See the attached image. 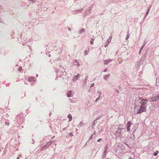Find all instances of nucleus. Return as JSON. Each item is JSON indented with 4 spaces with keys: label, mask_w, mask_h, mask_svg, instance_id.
Returning a JSON list of instances; mask_svg holds the SVG:
<instances>
[{
    "label": "nucleus",
    "mask_w": 159,
    "mask_h": 159,
    "mask_svg": "<svg viewBox=\"0 0 159 159\" xmlns=\"http://www.w3.org/2000/svg\"><path fill=\"white\" fill-rule=\"evenodd\" d=\"M148 100L142 98H139L135 101V110L136 109L138 111L136 112L137 114L141 113L146 111L147 107L146 105L148 103Z\"/></svg>",
    "instance_id": "obj_1"
},
{
    "label": "nucleus",
    "mask_w": 159,
    "mask_h": 159,
    "mask_svg": "<svg viewBox=\"0 0 159 159\" xmlns=\"http://www.w3.org/2000/svg\"><path fill=\"white\" fill-rule=\"evenodd\" d=\"M121 126V125H119V127L117 128V131L115 133V134L117 137L124 138L126 136V131L125 128Z\"/></svg>",
    "instance_id": "obj_2"
},
{
    "label": "nucleus",
    "mask_w": 159,
    "mask_h": 159,
    "mask_svg": "<svg viewBox=\"0 0 159 159\" xmlns=\"http://www.w3.org/2000/svg\"><path fill=\"white\" fill-rule=\"evenodd\" d=\"M150 99L149 102H153L154 101H157L159 99V95L157 94L156 96L152 97L150 98Z\"/></svg>",
    "instance_id": "obj_3"
},
{
    "label": "nucleus",
    "mask_w": 159,
    "mask_h": 159,
    "mask_svg": "<svg viewBox=\"0 0 159 159\" xmlns=\"http://www.w3.org/2000/svg\"><path fill=\"white\" fill-rule=\"evenodd\" d=\"M74 94V92L71 90H70L66 93L67 96L68 97L70 98L72 97Z\"/></svg>",
    "instance_id": "obj_4"
},
{
    "label": "nucleus",
    "mask_w": 159,
    "mask_h": 159,
    "mask_svg": "<svg viewBox=\"0 0 159 159\" xmlns=\"http://www.w3.org/2000/svg\"><path fill=\"white\" fill-rule=\"evenodd\" d=\"M35 78H33L32 77H29L28 78V80L30 82L33 83L35 82Z\"/></svg>",
    "instance_id": "obj_5"
},
{
    "label": "nucleus",
    "mask_w": 159,
    "mask_h": 159,
    "mask_svg": "<svg viewBox=\"0 0 159 159\" xmlns=\"http://www.w3.org/2000/svg\"><path fill=\"white\" fill-rule=\"evenodd\" d=\"M79 75H80L78 74L75 76L73 78V81L74 82L77 81L79 78Z\"/></svg>",
    "instance_id": "obj_6"
},
{
    "label": "nucleus",
    "mask_w": 159,
    "mask_h": 159,
    "mask_svg": "<svg viewBox=\"0 0 159 159\" xmlns=\"http://www.w3.org/2000/svg\"><path fill=\"white\" fill-rule=\"evenodd\" d=\"M107 146H106L105 147H104V151L103 152V156H102V157L104 158L105 157L106 155V152H107Z\"/></svg>",
    "instance_id": "obj_7"
},
{
    "label": "nucleus",
    "mask_w": 159,
    "mask_h": 159,
    "mask_svg": "<svg viewBox=\"0 0 159 159\" xmlns=\"http://www.w3.org/2000/svg\"><path fill=\"white\" fill-rule=\"evenodd\" d=\"M49 146V144L48 145V144L43 146L42 148H41L40 150L42 151L45 149V148H48Z\"/></svg>",
    "instance_id": "obj_8"
},
{
    "label": "nucleus",
    "mask_w": 159,
    "mask_h": 159,
    "mask_svg": "<svg viewBox=\"0 0 159 159\" xmlns=\"http://www.w3.org/2000/svg\"><path fill=\"white\" fill-rule=\"evenodd\" d=\"M110 76V74H107V75H104V76L103 78L104 79L107 80V79Z\"/></svg>",
    "instance_id": "obj_9"
},
{
    "label": "nucleus",
    "mask_w": 159,
    "mask_h": 159,
    "mask_svg": "<svg viewBox=\"0 0 159 159\" xmlns=\"http://www.w3.org/2000/svg\"><path fill=\"white\" fill-rule=\"evenodd\" d=\"M132 124V123H131L130 121H129L127 122L126 127H130Z\"/></svg>",
    "instance_id": "obj_10"
},
{
    "label": "nucleus",
    "mask_w": 159,
    "mask_h": 159,
    "mask_svg": "<svg viewBox=\"0 0 159 159\" xmlns=\"http://www.w3.org/2000/svg\"><path fill=\"white\" fill-rule=\"evenodd\" d=\"M68 117L69 118V121H70L72 119L71 115L70 114H69L68 116Z\"/></svg>",
    "instance_id": "obj_11"
},
{
    "label": "nucleus",
    "mask_w": 159,
    "mask_h": 159,
    "mask_svg": "<svg viewBox=\"0 0 159 159\" xmlns=\"http://www.w3.org/2000/svg\"><path fill=\"white\" fill-rule=\"evenodd\" d=\"M156 85L157 86H159V76L157 78Z\"/></svg>",
    "instance_id": "obj_12"
},
{
    "label": "nucleus",
    "mask_w": 159,
    "mask_h": 159,
    "mask_svg": "<svg viewBox=\"0 0 159 159\" xmlns=\"http://www.w3.org/2000/svg\"><path fill=\"white\" fill-rule=\"evenodd\" d=\"M84 125V124L82 121L80 122V124L78 125V126L79 127H81L83 126Z\"/></svg>",
    "instance_id": "obj_13"
},
{
    "label": "nucleus",
    "mask_w": 159,
    "mask_h": 159,
    "mask_svg": "<svg viewBox=\"0 0 159 159\" xmlns=\"http://www.w3.org/2000/svg\"><path fill=\"white\" fill-rule=\"evenodd\" d=\"M111 60L108 59V60H106L104 61V63H105V64H107L108 63H109L110 62H111Z\"/></svg>",
    "instance_id": "obj_14"
},
{
    "label": "nucleus",
    "mask_w": 159,
    "mask_h": 159,
    "mask_svg": "<svg viewBox=\"0 0 159 159\" xmlns=\"http://www.w3.org/2000/svg\"><path fill=\"white\" fill-rule=\"evenodd\" d=\"M158 151H156V152H155L153 153V155H154V156H157V154H158Z\"/></svg>",
    "instance_id": "obj_15"
},
{
    "label": "nucleus",
    "mask_w": 159,
    "mask_h": 159,
    "mask_svg": "<svg viewBox=\"0 0 159 159\" xmlns=\"http://www.w3.org/2000/svg\"><path fill=\"white\" fill-rule=\"evenodd\" d=\"M97 93L99 94V97H101V95L102 94V92L101 91H98V92H97Z\"/></svg>",
    "instance_id": "obj_16"
},
{
    "label": "nucleus",
    "mask_w": 159,
    "mask_h": 159,
    "mask_svg": "<svg viewBox=\"0 0 159 159\" xmlns=\"http://www.w3.org/2000/svg\"><path fill=\"white\" fill-rule=\"evenodd\" d=\"M100 98H102V97H98V98H97L96 99V100H95V102L96 103L97 101L99 100L100 99Z\"/></svg>",
    "instance_id": "obj_17"
},
{
    "label": "nucleus",
    "mask_w": 159,
    "mask_h": 159,
    "mask_svg": "<svg viewBox=\"0 0 159 159\" xmlns=\"http://www.w3.org/2000/svg\"><path fill=\"white\" fill-rule=\"evenodd\" d=\"M96 134V132L95 131H94V132L93 133V134H92L91 136L90 137V138H89V139H91L93 137H94V136H93V135L94 134Z\"/></svg>",
    "instance_id": "obj_18"
},
{
    "label": "nucleus",
    "mask_w": 159,
    "mask_h": 159,
    "mask_svg": "<svg viewBox=\"0 0 159 159\" xmlns=\"http://www.w3.org/2000/svg\"><path fill=\"white\" fill-rule=\"evenodd\" d=\"M137 126H134V131H136L137 128Z\"/></svg>",
    "instance_id": "obj_19"
},
{
    "label": "nucleus",
    "mask_w": 159,
    "mask_h": 159,
    "mask_svg": "<svg viewBox=\"0 0 159 159\" xmlns=\"http://www.w3.org/2000/svg\"><path fill=\"white\" fill-rule=\"evenodd\" d=\"M84 29H82L80 30V33H83L84 32Z\"/></svg>",
    "instance_id": "obj_20"
},
{
    "label": "nucleus",
    "mask_w": 159,
    "mask_h": 159,
    "mask_svg": "<svg viewBox=\"0 0 159 159\" xmlns=\"http://www.w3.org/2000/svg\"><path fill=\"white\" fill-rule=\"evenodd\" d=\"M88 78V77H87V76H86L85 77V80L84 81V84H86V80H87V79Z\"/></svg>",
    "instance_id": "obj_21"
},
{
    "label": "nucleus",
    "mask_w": 159,
    "mask_h": 159,
    "mask_svg": "<svg viewBox=\"0 0 159 159\" xmlns=\"http://www.w3.org/2000/svg\"><path fill=\"white\" fill-rule=\"evenodd\" d=\"M129 128L130 127H126L127 131L128 132H129L130 131V129Z\"/></svg>",
    "instance_id": "obj_22"
},
{
    "label": "nucleus",
    "mask_w": 159,
    "mask_h": 159,
    "mask_svg": "<svg viewBox=\"0 0 159 159\" xmlns=\"http://www.w3.org/2000/svg\"><path fill=\"white\" fill-rule=\"evenodd\" d=\"M111 38L110 37L107 40V41L108 42V43H109V42H110L111 41Z\"/></svg>",
    "instance_id": "obj_23"
},
{
    "label": "nucleus",
    "mask_w": 159,
    "mask_h": 159,
    "mask_svg": "<svg viewBox=\"0 0 159 159\" xmlns=\"http://www.w3.org/2000/svg\"><path fill=\"white\" fill-rule=\"evenodd\" d=\"M5 125H9V123L8 122H6L5 123Z\"/></svg>",
    "instance_id": "obj_24"
},
{
    "label": "nucleus",
    "mask_w": 159,
    "mask_h": 159,
    "mask_svg": "<svg viewBox=\"0 0 159 159\" xmlns=\"http://www.w3.org/2000/svg\"><path fill=\"white\" fill-rule=\"evenodd\" d=\"M69 135L70 136H73V134L72 133H69Z\"/></svg>",
    "instance_id": "obj_25"
},
{
    "label": "nucleus",
    "mask_w": 159,
    "mask_h": 159,
    "mask_svg": "<svg viewBox=\"0 0 159 159\" xmlns=\"http://www.w3.org/2000/svg\"><path fill=\"white\" fill-rule=\"evenodd\" d=\"M101 139H98V140H97V142H99L101 140Z\"/></svg>",
    "instance_id": "obj_26"
},
{
    "label": "nucleus",
    "mask_w": 159,
    "mask_h": 159,
    "mask_svg": "<svg viewBox=\"0 0 159 159\" xmlns=\"http://www.w3.org/2000/svg\"><path fill=\"white\" fill-rule=\"evenodd\" d=\"M84 53L86 55L87 54V51H84Z\"/></svg>",
    "instance_id": "obj_27"
},
{
    "label": "nucleus",
    "mask_w": 159,
    "mask_h": 159,
    "mask_svg": "<svg viewBox=\"0 0 159 159\" xmlns=\"http://www.w3.org/2000/svg\"><path fill=\"white\" fill-rule=\"evenodd\" d=\"M94 83H93L91 85V87H93L94 86Z\"/></svg>",
    "instance_id": "obj_28"
},
{
    "label": "nucleus",
    "mask_w": 159,
    "mask_h": 159,
    "mask_svg": "<svg viewBox=\"0 0 159 159\" xmlns=\"http://www.w3.org/2000/svg\"><path fill=\"white\" fill-rule=\"evenodd\" d=\"M129 38V36L128 35H127L126 37V39H128Z\"/></svg>",
    "instance_id": "obj_29"
},
{
    "label": "nucleus",
    "mask_w": 159,
    "mask_h": 159,
    "mask_svg": "<svg viewBox=\"0 0 159 159\" xmlns=\"http://www.w3.org/2000/svg\"><path fill=\"white\" fill-rule=\"evenodd\" d=\"M90 44H93V42L92 41H91L90 42Z\"/></svg>",
    "instance_id": "obj_30"
},
{
    "label": "nucleus",
    "mask_w": 159,
    "mask_h": 159,
    "mask_svg": "<svg viewBox=\"0 0 159 159\" xmlns=\"http://www.w3.org/2000/svg\"><path fill=\"white\" fill-rule=\"evenodd\" d=\"M135 131H134V130L133 131V134H134V133H135Z\"/></svg>",
    "instance_id": "obj_31"
},
{
    "label": "nucleus",
    "mask_w": 159,
    "mask_h": 159,
    "mask_svg": "<svg viewBox=\"0 0 159 159\" xmlns=\"http://www.w3.org/2000/svg\"><path fill=\"white\" fill-rule=\"evenodd\" d=\"M58 71H60V70H58ZM59 72H58V70L56 72L57 74Z\"/></svg>",
    "instance_id": "obj_32"
},
{
    "label": "nucleus",
    "mask_w": 159,
    "mask_h": 159,
    "mask_svg": "<svg viewBox=\"0 0 159 159\" xmlns=\"http://www.w3.org/2000/svg\"><path fill=\"white\" fill-rule=\"evenodd\" d=\"M36 76L37 77H38V74H36Z\"/></svg>",
    "instance_id": "obj_33"
},
{
    "label": "nucleus",
    "mask_w": 159,
    "mask_h": 159,
    "mask_svg": "<svg viewBox=\"0 0 159 159\" xmlns=\"http://www.w3.org/2000/svg\"><path fill=\"white\" fill-rule=\"evenodd\" d=\"M20 159V157H17V159Z\"/></svg>",
    "instance_id": "obj_34"
},
{
    "label": "nucleus",
    "mask_w": 159,
    "mask_h": 159,
    "mask_svg": "<svg viewBox=\"0 0 159 159\" xmlns=\"http://www.w3.org/2000/svg\"><path fill=\"white\" fill-rule=\"evenodd\" d=\"M65 129H66V128H64L63 129V130H65Z\"/></svg>",
    "instance_id": "obj_35"
},
{
    "label": "nucleus",
    "mask_w": 159,
    "mask_h": 159,
    "mask_svg": "<svg viewBox=\"0 0 159 159\" xmlns=\"http://www.w3.org/2000/svg\"><path fill=\"white\" fill-rule=\"evenodd\" d=\"M107 71V70H104V72H106V71Z\"/></svg>",
    "instance_id": "obj_36"
},
{
    "label": "nucleus",
    "mask_w": 159,
    "mask_h": 159,
    "mask_svg": "<svg viewBox=\"0 0 159 159\" xmlns=\"http://www.w3.org/2000/svg\"><path fill=\"white\" fill-rule=\"evenodd\" d=\"M129 159H132L131 158H129Z\"/></svg>",
    "instance_id": "obj_37"
},
{
    "label": "nucleus",
    "mask_w": 159,
    "mask_h": 159,
    "mask_svg": "<svg viewBox=\"0 0 159 159\" xmlns=\"http://www.w3.org/2000/svg\"><path fill=\"white\" fill-rule=\"evenodd\" d=\"M146 14H148V12H147V13H146Z\"/></svg>",
    "instance_id": "obj_38"
}]
</instances>
